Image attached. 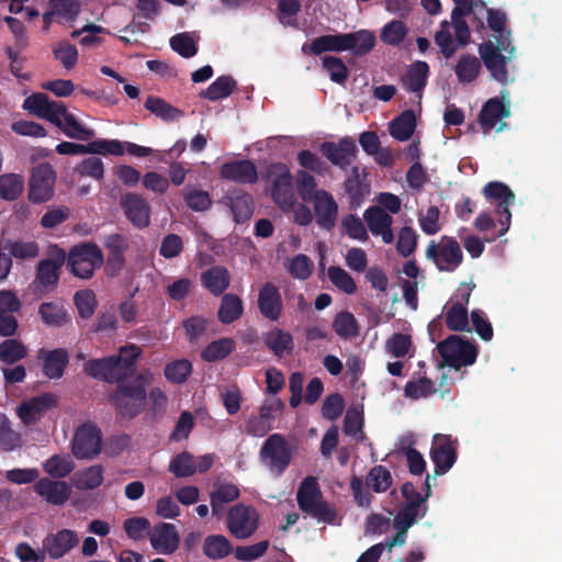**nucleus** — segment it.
<instances>
[{
  "label": "nucleus",
  "mask_w": 562,
  "mask_h": 562,
  "mask_svg": "<svg viewBox=\"0 0 562 562\" xmlns=\"http://www.w3.org/2000/svg\"><path fill=\"white\" fill-rule=\"evenodd\" d=\"M154 380L149 370L139 372L133 382H121L117 393L112 401L120 414L124 417H134L143 409L146 401L145 386Z\"/></svg>",
  "instance_id": "obj_1"
},
{
  "label": "nucleus",
  "mask_w": 562,
  "mask_h": 562,
  "mask_svg": "<svg viewBox=\"0 0 562 562\" xmlns=\"http://www.w3.org/2000/svg\"><path fill=\"white\" fill-rule=\"evenodd\" d=\"M66 260L74 276L88 280L92 278L94 271L103 265L104 257L101 248L97 244L85 241L71 247Z\"/></svg>",
  "instance_id": "obj_2"
},
{
  "label": "nucleus",
  "mask_w": 562,
  "mask_h": 562,
  "mask_svg": "<svg viewBox=\"0 0 562 562\" xmlns=\"http://www.w3.org/2000/svg\"><path fill=\"white\" fill-rule=\"evenodd\" d=\"M507 37L501 35L495 41H487L480 45L479 54L493 78L501 82L507 81L506 64L513 58L515 48L509 47Z\"/></svg>",
  "instance_id": "obj_3"
},
{
  "label": "nucleus",
  "mask_w": 562,
  "mask_h": 562,
  "mask_svg": "<svg viewBox=\"0 0 562 562\" xmlns=\"http://www.w3.org/2000/svg\"><path fill=\"white\" fill-rule=\"evenodd\" d=\"M297 503L302 510L324 522H333L336 513L327 503L323 502L322 493L315 477L307 476L297 491Z\"/></svg>",
  "instance_id": "obj_4"
},
{
  "label": "nucleus",
  "mask_w": 562,
  "mask_h": 562,
  "mask_svg": "<svg viewBox=\"0 0 562 562\" xmlns=\"http://www.w3.org/2000/svg\"><path fill=\"white\" fill-rule=\"evenodd\" d=\"M259 520V513L254 506L238 503L228 509L226 527L236 539L245 540L257 531Z\"/></svg>",
  "instance_id": "obj_5"
},
{
  "label": "nucleus",
  "mask_w": 562,
  "mask_h": 562,
  "mask_svg": "<svg viewBox=\"0 0 562 562\" xmlns=\"http://www.w3.org/2000/svg\"><path fill=\"white\" fill-rule=\"evenodd\" d=\"M426 258L431 260L440 271H454L463 260V254L457 240L442 237L438 243L431 241L426 248Z\"/></svg>",
  "instance_id": "obj_6"
},
{
  "label": "nucleus",
  "mask_w": 562,
  "mask_h": 562,
  "mask_svg": "<svg viewBox=\"0 0 562 562\" xmlns=\"http://www.w3.org/2000/svg\"><path fill=\"white\" fill-rule=\"evenodd\" d=\"M102 450V436L100 429L91 424L85 423L79 426L71 440V453L78 460H92Z\"/></svg>",
  "instance_id": "obj_7"
},
{
  "label": "nucleus",
  "mask_w": 562,
  "mask_h": 562,
  "mask_svg": "<svg viewBox=\"0 0 562 562\" xmlns=\"http://www.w3.org/2000/svg\"><path fill=\"white\" fill-rule=\"evenodd\" d=\"M55 182L56 173L49 164L36 166L29 181V200L35 204L50 201L54 196Z\"/></svg>",
  "instance_id": "obj_8"
},
{
  "label": "nucleus",
  "mask_w": 562,
  "mask_h": 562,
  "mask_svg": "<svg viewBox=\"0 0 562 562\" xmlns=\"http://www.w3.org/2000/svg\"><path fill=\"white\" fill-rule=\"evenodd\" d=\"M453 2L456 4L451 12L453 30L459 44L467 45L470 41V30L464 16L473 14L474 20L482 25L485 2L480 0H453Z\"/></svg>",
  "instance_id": "obj_9"
},
{
  "label": "nucleus",
  "mask_w": 562,
  "mask_h": 562,
  "mask_svg": "<svg viewBox=\"0 0 562 562\" xmlns=\"http://www.w3.org/2000/svg\"><path fill=\"white\" fill-rule=\"evenodd\" d=\"M438 350L443 361L456 369L474 363L477 355L473 345L457 335H451L438 344Z\"/></svg>",
  "instance_id": "obj_10"
},
{
  "label": "nucleus",
  "mask_w": 562,
  "mask_h": 562,
  "mask_svg": "<svg viewBox=\"0 0 562 562\" xmlns=\"http://www.w3.org/2000/svg\"><path fill=\"white\" fill-rule=\"evenodd\" d=\"M260 459L272 473L280 475L291 461V452L283 436H269L261 447Z\"/></svg>",
  "instance_id": "obj_11"
},
{
  "label": "nucleus",
  "mask_w": 562,
  "mask_h": 562,
  "mask_svg": "<svg viewBox=\"0 0 562 562\" xmlns=\"http://www.w3.org/2000/svg\"><path fill=\"white\" fill-rule=\"evenodd\" d=\"M502 101L490 99L483 106L480 114V123L484 133L495 128L501 132L506 126L504 119L509 116V93L507 90L501 92Z\"/></svg>",
  "instance_id": "obj_12"
},
{
  "label": "nucleus",
  "mask_w": 562,
  "mask_h": 562,
  "mask_svg": "<svg viewBox=\"0 0 562 562\" xmlns=\"http://www.w3.org/2000/svg\"><path fill=\"white\" fill-rule=\"evenodd\" d=\"M120 206L133 226L137 228L149 226L151 207L145 198L134 192L123 193L120 196Z\"/></svg>",
  "instance_id": "obj_13"
},
{
  "label": "nucleus",
  "mask_w": 562,
  "mask_h": 562,
  "mask_svg": "<svg viewBox=\"0 0 562 562\" xmlns=\"http://www.w3.org/2000/svg\"><path fill=\"white\" fill-rule=\"evenodd\" d=\"M79 536L70 529H60L57 532L48 533L43 540V548L46 555L53 560L63 558L79 544Z\"/></svg>",
  "instance_id": "obj_14"
},
{
  "label": "nucleus",
  "mask_w": 562,
  "mask_h": 562,
  "mask_svg": "<svg viewBox=\"0 0 562 562\" xmlns=\"http://www.w3.org/2000/svg\"><path fill=\"white\" fill-rule=\"evenodd\" d=\"M284 404L279 398H271L266 401L260 409L258 416H251L247 420L246 431L255 437H262L272 428L273 413L280 412Z\"/></svg>",
  "instance_id": "obj_15"
},
{
  "label": "nucleus",
  "mask_w": 562,
  "mask_h": 562,
  "mask_svg": "<svg viewBox=\"0 0 562 562\" xmlns=\"http://www.w3.org/2000/svg\"><path fill=\"white\" fill-rule=\"evenodd\" d=\"M257 303L260 314L269 321L277 322L281 317L282 299L273 283L267 282L260 288Z\"/></svg>",
  "instance_id": "obj_16"
},
{
  "label": "nucleus",
  "mask_w": 562,
  "mask_h": 562,
  "mask_svg": "<svg viewBox=\"0 0 562 562\" xmlns=\"http://www.w3.org/2000/svg\"><path fill=\"white\" fill-rule=\"evenodd\" d=\"M67 254L65 250L52 248L50 258L41 260L37 266L36 282L43 286L54 285L59 278V269L65 263Z\"/></svg>",
  "instance_id": "obj_17"
},
{
  "label": "nucleus",
  "mask_w": 562,
  "mask_h": 562,
  "mask_svg": "<svg viewBox=\"0 0 562 562\" xmlns=\"http://www.w3.org/2000/svg\"><path fill=\"white\" fill-rule=\"evenodd\" d=\"M142 350L136 345H128L120 348L117 356H112L114 358V372L115 378L114 381L117 382L119 386H121V382H130L127 380L135 372V362L140 356ZM133 382V380H131Z\"/></svg>",
  "instance_id": "obj_18"
},
{
  "label": "nucleus",
  "mask_w": 562,
  "mask_h": 562,
  "mask_svg": "<svg viewBox=\"0 0 562 562\" xmlns=\"http://www.w3.org/2000/svg\"><path fill=\"white\" fill-rule=\"evenodd\" d=\"M321 150L331 164L345 168L356 158L357 146L351 138H342L338 143H324Z\"/></svg>",
  "instance_id": "obj_19"
},
{
  "label": "nucleus",
  "mask_w": 562,
  "mask_h": 562,
  "mask_svg": "<svg viewBox=\"0 0 562 562\" xmlns=\"http://www.w3.org/2000/svg\"><path fill=\"white\" fill-rule=\"evenodd\" d=\"M311 202H313L317 224L325 229L333 228L338 216V204L333 195L327 191H322Z\"/></svg>",
  "instance_id": "obj_20"
},
{
  "label": "nucleus",
  "mask_w": 562,
  "mask_h": 562,
  "mask_svg": "<svg viewBox=\"0 0 562 562\" xmlns=\"http://www.w3.org/2000/svg\"><path fill=\"white\" fill-rule=\"evenodd\" d=\"M150 543L158 552L170 554L178 549L180 536L172 524L160 522L150 532Z\"/></svg>",
  "instance_id": "obj_21"
},
{
  "label": "nucleus",
  "mask_w": 562,
  "mask_h": 562,
  "mask_svg": "<svg viewBox=\"0 0 562 562\" xmlns=\"http://www.w3.org/2000/svg\"><path fill=\"white\" fill-rule=\"evenodd\" d=\"M363 218L370 232L375 236H381L385 244H391L394 240L391 228L393 218L383 209L380 206L369 207L364 212Z\"/></svg>",
  "instance_id": "obj_22"
},
{
  "label": "nucleus",
  "mask_w": 562,
  "mask_h": 562,
  "mask_svg": "<svg viewBox=\"0 0 562 562\" xmlns=\"http://www.w3.org/2000/svg\"><path fill=\"white\" fill-rule=\"evenodd\" d=\"M55 404L56 398L54 395L42 394L23 402L16 408V414L25 425H32L36 423L46 411L54 407Z\"/></svg>",
  "instance_id": "obj_23"
},
{
  "label": "nucleus",
  "mask_w": 562,
  "mask_h": 562,
  "mask_svg": "<svg viewBox=\"0 0 562 562\" xmlns=\"http://www.w3.org/2000/svg\"><path fill=\"white\" fill-rule=\"evenodd\" d=\"M58 128L69 138L78 140H88L94 136L93 130L83 126L77 117L67 111L66 105L63 103V110L58 111V114L53 121Z\"/></svg>",
  "instance_id": "obj_24"
},
{
  "label": "nucleus",
  "mask_w": 562,
  "mask_h": 562,
  "mask_svg": "<svg viewBox=\"0 0 562 562\" xmlns=\"http://www.w3.org/2000/svg\"><path fill=\"white\" fill-rule=\"evenodd\" d=\"M23 109L53 123L58 111L63 110V103L49 100L44 93H34L24 100Z\"/></svg>",
  "instance_id": "obj_25"
},
{
  "label": "nucleus",
  "mask_w": 562,
  "mask_h": 562,
  "mask_svg": "<svg viewBox=\"0 0 562 562\" xmlns=\"http://www.w3.org/2000/svg\"><path fill=\"white\" fill-rule=\"evenodd\" d=\"M34 490L47 503L53 505H63L70 497L71 490L64 481H53L49 479H41L34 485Z\"/></svg>",
  "instance_id": "obj_26"
},
{
  "label": "nucleus",
  "mask_w": 562,
  "mask_h": 562,
  "mask_svg": "<svg viewBox=\"0 0 562 562\" xmlns=\"http://www.w3.org/2000/svg\"><path fill=\"white\" fill-rule=\"evenodd\" d=\"M272 199L284 211L293 209L295 204V193L292 183V177L288 171H283L273 179Z\"/></svg>",
  "instance_id": "obj_27"
},
{
  "label": "nucleus",
  "mask_w": 562,
  "mask_h": 562,
  "mask_svg": "<svg viewBox=\"0 0 562 562\" xmlns=\"http://www.w3.org/2000/svg\"><path fill=\"white\" fill-rule=\"evenodd\" d=\"M367 176L368 173L366 169L352 167L350 173L345 180V190L352 204L359 205L362 199L369 194L370 186L367 181Z\"/></svg>",
  "instance_id": "obj_28"
},
{
  "label": "nucleus",
  "mask_w": 562,
  "mask_h": 562,
  "mask_svg": "<svg viewBox=\"0 0 562 562\" xmlns=\"http://www.w3.org/2000/svg\"><path fill=\"white\" fill-rule=\"evenodd\" d=\"M221 177L235 182L252 183L257 180V171L248 160L232 161L221 167Z\"/></svg>",
  "instance_id": "obj_29"
},
{
  "label": "nucleus",
  "mask_w": 562,
  "mask_h": 562,
  "mask_svg": "<svg viewBox=\"0 0 562 562\" xmlns=\"http://www.w3.org/2000/svg\"><path fill=\"white\" fill-rule=\"evenodd\" d=\"M239 488L232 483H215L214 490L210 493L212 514L220 517L224 506L239 497Z\"/></svg>",
  "instance_id": "obj_30"
},
{
  "label": "nucleus",
  "mask_w": 562,
  "mask_h": 562,
  "mask_svg": "<svg viewBox=\"0 0 562 562\" xmlns=\"http://www.w3.org/2000/svg\"><path fill=\"white\" fill-rule=\"evenodd\" d=\"M431 454L434 462L441 472L450 469L454 462V449L443 435L435 436Z\"/></svg>",
  "instance_id": "obj_31"
},
{
  "label": "nucleus",
  "mask_w": 562,
  "mask_h": 562,
  "mask_svg": "<svg viewBox=\"0 0 562 562\" xmlns=\"http://www.w3.org/2000/svg\"><path fill=\"white\" fill-rule=\"evenodd\" d=\"M229 273L226 268L215 266L201 276L203 285L214 295H221L229 285Z\"/></svg>",
  "instance_id": "obj_32"
},
{
  "label": "nucleus",
  "mask_w": 562,
  "mask_h": 562,
  "mask_svg": "<svg viewBox=\"0 0 562 562\" xmlns=\"http://www.w3.org/2000/svg\"><path fill=\"white\" fill-rule=\"evenodd\" d=\"M263 344L279 358L290 353L293 349L291 334L279 328L266 333L262 337Z\"/></svg>",
  "instance_id": "obj_33"
},
{
  "label": "nucleus",
  "mask_w": 562,
  "mask_h": 562,
  "mask_svg": "<svg viewBox=\"0 0 562 562\" xmlns=\"http://www.w3.org/2000/svg\"><path fill=\"white\" fill-rule=\"evenodd\" d=\"M71 482L77 490H94L103 482V468L97 464L80 470L74 474Z\"/></svg>",
  "instance_id": "obj_34"
},
{
  "label": "nucleus",
  "mask_w": 562,
  "mask_h": 562,
  "mask_svg": "<svg viewBox=\"0 0 562 562\" xmlns=\"http://www.w3.org/2000/svg\"><path fill=\"white\" fill-rule=\"evenodd\" d=\"M481 68V61L476 56L463 54L454 66V72L460 82L470 83L477 78Z\"/></svg>",
  "instance_id": "obj_35"
},
{
  "label": "nucleus",
  "mask_w": 562,
  "mask_h": 562,
  "mask_svg": "<svg viewBox=\"0 0 562 562\" xmlns=\"http://www.w3.org/2000/svg\"><path fill=\"white\" fill-rule=\"evenodd\" d=\"M451 29H453L452 20L442 21L440 29L435 34V43L440 48L441 54L446 58H450L454 55L457 49L461 46L457 38L453 40ZM454 37L456 33L453 32Z\"/></svg>",
  "instance_id": "obj_36"
},
{
  "label": "nucleus",
  "mask_w": 562,
  "mask_h": 562,
  "mask_svg": "<svg viewBox=\"0 0 562 562\" xmlns=\"http://www.w3.org/2000/svg\"><path fill=\"white\" fill-rule=\"evenodd\" d=\"M226 199L236 223H244L251 217L252 199L249 194L235 192L228 195Z\"/></svg>",
  "instance_id": "obj_37"
},
{
  "label": "nucleus",
  "mask_w": 562,
  "mask_h": 562,
  "mask_svg": "<svg viewBox=\"0 0 562 562\" xmlns=\"http://www.w3.org/2000/svg\"><path fill=\"white\" fill-rule=\"evenodd\" d=\"M416 126L415 114L412 110L404 111L390 124V134L400 142L407 140Z\"/></svg>",
  "instance_id": "obj_38"
},
{
  "label": "nucleus",
  "mask_w": 562,
  "mask_h": 562,
  "mask_svg": "<svg viewBox=\"0 0 562 562\" xmlns=\"http://www.w3.org/2000/svg\"><path fill=\"white\" fill-rule=\"evenodd\" d=\"M83 371L95 379L104 381H114L116 376L114 372V358L106 357L101 359L88 360L83 366Z\"/></svg>",
  "instance_id": "obj_39"
},
{
  "label": "nucleus",
  "mask_w": 562,
  "mask_h": 562,
  "mask_svg": "<svg viewBox=\"0 0 562 562\" xmlns=\"http://www.w3.org/2000/svg\"><path fill=\"white\" fill-rule=\"evenodd\" d=\"M375 43L372 32L359 31L346 34V50L352 52L355 55H364L369 53Z\"/></svg>",
  "instance_id": "obj_40"
},
{
  "label": "nucleus",
  "mask_w": 562,
  "mask_h": 562,
  "mask_svg": "<svg viewBox=\"0 0 562 562\" xmlns=\"http://www.w3.org/2000/svg\"><path fill=\"white\" fill-rule=\"evenodd\" d=\"M67 363V351L65 349H55L46 353L43 372L49 379H58L63 375Z\"/></svg>",
  "instance_id": "obj_41"
},
{
  "label": "nucleus",
  "mask_w": 562,
  "mask_h": 562,
  "mask_svg": "<svg viewBox=\"0 0 562 562\" xmlns=\"http://www.w3.org/2000/svg\"><path fill=\"white\" fill-rule=\"evenodd\" d=\"M144 106L150 113L164 121H175L183 115L181 110L157 97H148Z\"/></svg>",
  "instance_id": "obj_42"
},
{
  "label": "nucleus",
  "mask_w": 562,
  "mask_h": 562,
  "mask_svg": "<svg viewBox=\"0 0 562 562\" xmlns=\"http://www.w3.org/2000/svg\"><path fill=\"white\" fill-rule=\"evenodd\" d=\"M44 471L54 479L66 477L75 470V462L68 454H55L44 463Z\"/></svg>",
  "instance_id": "obj_43"
},
{
  "label": "nucleus",
  "mask_w": 562,
  "mask_h": 562,
  "mask_svg": "<svg viewBox=\"0 0 562 562\" xmlns=\"http://www.w3.org/2000/svg\"><path fill=\"white\" fill-rule=\"evenodd\" d=\"M24 191V179L16 173L0 176V199L7 201L16 200Z\"/></svg>",
  "instance_id": "obj_44"
},
{
  "label": "nucleus",
  "mask_w": 562,
  "mask_h": 562,
  "mask_svg": "<svg viewBox=\"0 0 562 562\" xmlns=\"http://www.w3.org/2000/svg\"><path fill=\"white\" fill-rule=\"evenodd\" d=\"M427 74L428 65L424 61H417L403 77V85L412 92H420L426 85Z\"/></svg>",
  "instance_id": "obj_45"
},
{
  "label": "nucleus",
  "mask_w": 562,
  "mask_h": 562,
  "mask_svg": "<svg viewBox=\"0 0 562 562\" xmlns=\"http://www.w3.org/2000/svg\"><path fill=\"white\" fill-rule=\"evenodd\" d=\"M310 50L319 55L324 52H342L346 50V34L323 35L312 41Z\"/></svg>",
  "instance_id": "obj_46"
},
{
  "label": "nucleus",
  "mask_w": 562,
  "mask_h": 562,
  "mask_svg": "<svg viewBox=\"0 0 562 562\" xmlns=\"http://www.w3.org/2000/svg\"><path fill=\"white\" fill-rule=\"evenodd\" d=\"M243 302L236 294H225L218 310V318L222 323L229 324L240 317Z\"/></svg>",
  "instance_id": "obj_47"
},
{
  "label": "nucleus",
  "mask_w": 562,
  "mask_h": 562,
  "mask_svg": "<svg viewBox=\"0 0 562 562\" xmlns=\"http://www.w3.org/2000/svg\"><path fill=\"white\" fill-rule=\"evenodd\" d=\"M424 498L422 495H416V497L407 502V504L398 512V514L394 518V525H403L405 527H411L416 517L425 514V507H423Z\"/></svg>",
  "instance_id": "obj_48"
},
{
  "label": "nucleus",
  "mask_w": 562,
  "mask_h": 562,
  "mask_svg": "<svg viewBox=\"0 0 562 562\" xmlns=\"http://www.w3.org/2000/svg\"><path fill=\"white\" fill-rule=\"evenodd\" d=\"M203 552L210 559H222L232 553V546L229 540L224 536H209L204 540Z\"/></svg>",
  "instance_id": "obj_49"
},
{
  "label": "nucleus",
  "mask_w": 562,
  "mask_h": 562,
  "mask_svg": "<svg viewBox=\"0 0 562 562\" xmlns=\"http://www.w3.org/2000/svg\"><path fill=\"white\" fill-rule=\"evenodd\" d=\"M80 11L78 0H49V11L44 14V20L49 21L52 15H59L72 20Z\"/></svg>",
  "instance_id": "obj_50"
},
{
  "label": "nucleus",
  "mask_w": 562,
  "mask_h": 562,
  "mask_svg": "<svg viewBox=\"0 0 562 562\" xmlns=\"http://www.w3.org/2000/svg\"><path fill=\"white\" fill-rule=\"evenodd\" d=\"M169 471L173 473L176 477H188L196 473L194 457L183 451L177 454L169 464Z\"/></svg>",
  "instance_id": "obj_51"
},
{
  "label": "nucleus",
  "mask_w": 562,
  "mask_h": 562,
  "mask_svg": "<svg viewBox=\"0 0 562 562\" xmlns=\"http://www.w3.org/2000/svg\"><path fill=\"white\" fill-rule=\"evenodd\" d=\"M192 372V364L187 359H179L166 364L164 374L165 378L176 384H181L187 381Z\"/></svg>",
  "instance_id": "obj_52"
},
{
  "label": "nucleus",
  "mask_w": 562,
  "mask_h": 562,
  "mask_svg": "<svg viewBox=\"0 0 562 562\" xmlns=\"http://www.w3.org/2000/svg\"><path fill=\"white\" fill-rule=\"evenodd\" d=\"M42 321L49 326H63L68 322L64 307L56 303H43L38 308Z\"/></svg>",
  "instance_id": "obj_53"
},
{
  "label": "nucleus",
  "mask_w": 562,
  "mask_h": 562,
  "mask_svg": "<svg viewBox=\"0 0 562 562\" xmlns=\"http://www.w3.org/2000/svg\"><path fill=\"white\" fill-rule=\"evenodd\" d=\"M333 327L337 335L342 338H352L359 335V326L349 312H340L335 316Z\"/></svg>",
  "instance_id": "obj_54"
},
{
  "label": "nucleus",
  "mask_w": 562,
  "mask_h": 562,
  "mask_svg": "<svg viewBox=\"0 0 562 562\" xmlns=\"http://www.w3.org/2000/svg\"><path fill=\"white\" fill-rule=\"evenodd\" d=\"M27 348L16 339H5L0 344V360L7 363H15L24 359Z\"/></svg>",
  "instance_id": "obj_55"
},
{
  "label": "nucleus",
  "mask_w": 562,
  "mask_h": 562,
  "mask_svg": "<svg viewBox=\"0 0 562 562\" xmlns=\"http://www.w3.org/2000/svg\"><path fill=\"white\" fill-rule=\"evenodd\" d=\"M3 249L21 260L33 259L38 256V246L34 241L5 240Z\"/></svg>",
  "instance_id": "obj_56"
},
{
  "label": "nucleus",
  "mask_w": 562,
  "mask_h": 562,
  "mask_svg": "<svg viewBox=\"0 0 562 562\" xmlns=\"http://www.w3.org/2000/svg\"><path fill=\"white\" fill-rule=\"evenodd\" d=\"M363 416L357 407H350L346 412L342 430L346 435L353 436L357 440H363Z\"/></svg>",
  "instance_id": "obj_57"
},
{
  "label": "nucleus",
  "mask_w": 562,
  "mask_h": 562,
  "mask_svg": "<svg viewBox=\"0 0 562 562\" xmlns=\"http://www.w3.org/2000/svg\"><path fill=\"white\" fill-rule=\"evenodd\" d=\"M235 342L231 338H222L211 342L202 352L206 361H217L227 357L234 349Z\"/></svg>",
  "instance_id": "obj_58"
},
{
  "label": "nucleus",
  "mask_w": 562,
  "mask_h": 562,
  "mask_svg": "<svg viewBox=\"0 0 562 562\" xmlns=\"http://www.w3.org/2000/svg\"><path fill=\"white\" fill-rule=\"evenodd\" d=\"M366 483L374 492L382 493L391 486L392 476L385 468L376 465L368 473Z\"/></svg>",
  "instance_id": "obj_59"
},
{
  "label": "nucleus",
  "mask_w": 562,
  "mask_h": 562,
  "mask_svg": "<svg viewBox=\"0 0 562 562\" xmlns=\"http://www.w3.org/2000/svg\"><path fill=\"white\" fill-rule=\"evenodd\" d=\"M54 57L64 66L66 69H72L78 61V50L75 45L60 41L53 49Z\"/></svg>",
  "instance_id": "obj_60"
},
{
  "label": "nucleus",
  "mask_w": 562,
  "mask_h": 562,
  "mask_svg": "<svg viewBox=\"0 0 562 562\" xmlns=\"http://www.w3.org/2000/svg\"><path fill=\"white\" fill-rule=\"evenodd\" d=\"M86 154L121 156L124 154V146L116 139H99L86 145Z\"/></svg>",
  "instance_id": "obj_61"
},
{
  "label": "nucleus",
  "mask_w": 562,
  "mask_h": 562,
  "mask_svg": "<svg viewBox=\"0 0 562 562\" xmlns=\"http://www.w3.org/2000/svg\"><path fill=\"white\" fill-rule=\"evenodd\" d=\"M328 278L331 283L347 294H353L357 290L356 283L351 276L340 267H329Z\"/></svg>",
  "instance_id": "obj_62"
},
{
  "label": "nucleus",
  "mask_w": 562,
  "mask_h": 562,
  "mask_svg": "<svg viewBox=\"0 0 562 562\" xmlns=\"http://www.w3.org/2000/svg\"><path fill=\"white\" fill-rule=\"evenodd\" d=\"M234 86L235 82L231 77H220L202 92V97L209 100L225 98L233 91Z\"/></svg>",
  "instance_id": "obj_63"
},
{
  "label": "nucleus",
  "mask_w": 562,
  "mask_h": 562,
  "mask_svg": "<svg viewBox=\"0 0 562 562\" xmlns=\"http://www.w3.org/2000/svg\"><path fill=\"white\" fill-rule=\"evenodd\" d=\"M446 322L448 327L452 330L462 331L468 329V313L462 303H456L448 310Z\"/></svg>",
  "instance_id": "obj_64"
}]
</instances>
